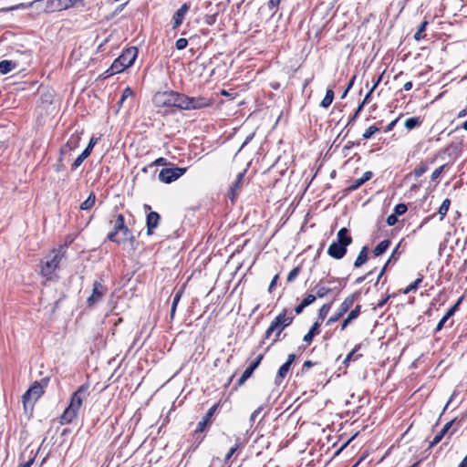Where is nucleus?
I'll return each mask as SVG.
<instances>
[{
    "instance_id": "nucleus-1",
    "label": "nucleus",
    "mask_w": 467,
    "mask_h": 467,
    "mask_svg": "<svg viewBox=\"0 0 467 467\" xmlns=\"http://www.w3.org/2000/svg\"><path fill=\"white\" fill-rule=\"evenodd\" d=\"M67 244L60 245L58 248L53 249L50 254L47 255L40 264V275L47 280L52 279V275L58 268L59 264L65 257L67 253Z\"/></svg>"
},
{
    "instance_id": "nucleus-2",
    "label": "nucleus",
    "mask_w": 467,
    "mask_h": 467,
    "mask_svg": "<svg viewBox=\"0 0 467 467\" xmlns=\"http://www.w3.org/2000/svg\"><path fill=\"white\" fill-rule=\"evenodd\" d=\"M30 5L44 13H54L67 10L75 5L84 6L85 3L83 0H34Z\"/></svg>"
},
{
    "instance_id": "nucleus-3",
    "label": "nucleus",
    "mask_w": 467,
    "mask_h": 467,
    "mask_svg": "<svg viewBox=\"0 0 467 467\" xmlns=\"http://www.w3.org/2000/svg\"><path fill=\"white\" fill-rule=\"evenodd\" d=\"M353 242L349 230L347 227L341 228L337 234V240L327 249V254L337 260L342 259L348 251V246Z\"/></svg>"
},
{
    "instance_id": "nucleus-4",
    "label": "nucleus",
    "mask_w": 467,
    "mask_h": 467,
    "mask_svg": "<svg viewBox=\"0 0 467 467\" xmlns=\"http://www.w3.org/2000/svg\"><path fill=\"white\" fill-rule=\"evenodd\" d=\"M138 48L130 47L122 51V53L113 61L110 67L105 72L107 76H113L123 72L126 68L133 65L138 57Z\"/></svg>"
},
{
    "instance_id": "nucleus-5",
    "label": "nucleus",
    "mask_w": 467,
    "mask_h": 467,
    "mask_svg": "<svg viewBox=\"0 0 467 467\" xmlns=\"http://www.w3.org/2000/svg\"><path fill=\"white\" fill-rule=\"evenodd\" d=\"M107 239L110 242L120 244L127 241L135 242V236L125 223L123 214L119 213L114 222L112 230L108 234Z\"/></svg>"
},
{
    "instance_id": "nucleus-6",
    "label": "nucleus",
    "mask_w": 467,
    "mask_h": 467,
    "mask_svg": "<svg viewBox=\"0 0 467 467\" xmlns=\"http://www.w3.org/2000/svg\"><path fill=\"white\" fill-rule=\"evenodd\" d=\"M294 318L295 316L287 308H284L270 323L259 346L262 347L265 344V340L269 339L275 332H283L293 323Z\"/></svg>"
},
{
    "instance_id": "nucleus-7",
    "label": "nucleus",
    "mask_w": 467,
    "mask_h": 467,
    "mask_svg": "<svg viewBox=\"0 0 467 467\" xmlns=\"http://www.w3.org/2000/svg\"><path fill=\"white\" fill-rule=\"evenodd\" d=\"M361 296L360 291H356L351 295L348 296L344 301L340 304L337 310L332 315L327 321V326H331L342 317L353 306L354 302L359 299Z\"/></svg>"
},
{
    "instance_id": "nucleus-8",
    "label": "nucleus",
    "mask_w": 467,
    "mask_h": 467,
    "mask_svg": "<svg viewBox=\"0 0 467 467\" xmlns=\"http://www.w3.org/2000/svg\"><path fill=\"white\" fill-rule=\"evenodd\" d=\"M186 170L181 167L163 168L159 173V179L162 182L171 183L182 176Z\"/></svg>"
},
{
    "instance_id": "nucleus-9",
    "label": "nucleus",
    "mask_w": 467,
    "mask_h": 467,
    "mask_svg": "<svg viewBox=\"0 0 467 467\" xmlns=\"http://www.w3.org/2000/svg\"><path fill=\"white\" fill-rule=\"evenodd\" d=\"M176 91L167 90L157 92L153 97L156 107H174Z\"/></svg>"
},
{
    "instance_id": "nucleus-10",
    "label": "nucleus",
    "mask_w": 467,
    "mask_h": 467,
    "mask_svg": "<svg viewBox=\"0 0 467 467\" xmlns=\"http://www.w3.org/2000/svg\"><path fill=\"white\" fill-rule=\"evenodd\" d=\"M340 282V278L337 277H332L330 279H327V277L321 278L315 286V289L317 291L316 296L317 298H323L327 296L328 294L333 293L334 290L337 289V287H329L327 285Z\"/></svg>"
},
{
    "instance_id": "nucleus-11",
    "label": "nucleus",
    "mask_w": 467,
    "mask_h": 467,
    "mask_svg": "<svg viewBox=\"0 0 467 467\" xmlns=\"http://www.w3.org/2000/svg\"><path fill=\"white\" fill-rule=\"evenodd\" d=\"M107 292L108 288L104 285H102L99 281H95L93 283L92 293L87 299L88 306L93 307L95 305L100 302Z\"/></svg>"
},
{
    "instance_id": "nucleus-12",
    "label": "nucleus",
    "mask_w": 467,
    "mask_h": 467,
    "mask_svg": "<svg viewBox=\"0 0 467 467\" xmlns=\"http://www.w3.org/2000/svg\"><path fill=\"white\" fill-rule=\"evenodd\" d=\"M88 389L89 386L88 384L81 385L71 395L70 403L68 406L78 411L80 407L82 406L83 400L88 396Z\"/></svg>"
},
{
    "instance_id": "nucleus-13",
    "label": "nucleus",
    "mask_w": 467,
    "mask_h": 467,
    "mask_svg": "<svg viewBox=\"0 0 467 467\" xmlns=\"http://www.w3.org/2000/svg\"><path fill=\"white\" fill-rule=\"evenodd\" d=\"M188 110L202 109L210 107L213 104L211 99L204 97H189L188 96Z\"/></svg>"
},
{
    "instance_id": "nucleus-14",
    "label": "nucleus",
    "mask_w": 467,
    "mask_h": 467,
    "mask_svg": "<svg viewBox=\"0 0 467 467\" xmlns=\"http://www.w3.org/2000/svg\"><path fill=\"white\" fill-rule=\"evenodd\" d=\"M264 358V354L258 355L254 360H253L250 365L245 368L243 372L242 376L237 381L238 386H242L254 373V371L258 368L262 359Z\"/></svg>"
},
{
    "instance_id": "nucleus-15",
    "label": "nucleus",
    "mask_w": 467,
    "mask_h": 467,
    "mask_svg": "<svg viewBox=\"0 0 467 467\" xmlns=\"http://www.w3.org/2000/svg\"><path fill=\"white\" fill-rule=\"evenodd\" d=\"M43 393V385L41 383H38V381H35L22 397L24 404L26 405V402L32 398L35 400H36L38 398L41 397Z\"/></svg>"
},
{
    "instance_id": "nucleus-16",
    "label": "nucleus",
    "mask_w": 467,
    "mask_h": 467,
    "mask_svg": "<svg viewBox=\"0 0 467 467\" xmlns=\"http://www.w3.org/2000/svg\"><path fill=\"white\" fill-rule=\"evenodd\" d=\"M191 8L190 3H184L181 7L174 13L172 16V28H178L183 22L186 14Z\"/></svg>"
},
{
    "instance_id": "nucleus-17",
    "label": "nucleus",
    "mask_w": 467,
    "mask_h": 467,
    "mask_svg": "<svg viewBox=\"0 0 467 467\" xmlns=\"http://www.w3.org/2000/svg\"><path fill=\"white\" fill-rule=\"evenodd\" d=\"M295 359H296L295 354L288 355L287 360L279 368V369L277 371V374H276L275 379L276 384H280V382L285 378V376L287 375V373L291 368V365L295 361Z\"/></svg>"
},
{
    "instance_id": "nucleus-18",
    "label": "nucleus",
    "mask_w": 467,
    "mask_h": 467,
    "mask_svg": "<svg viewBox=\"0 0 467 467\" xmlns=\"http://www.w3.org/2000/svg\"><path fill=\"white\" fill-rule=\"evenodd\" d=\"M245 172H246V170H244V171L238 173L234 182L233 183V185L230 188V191L228 192V197L230 198V200L232 202L234 201L235 197L238 195V193H239V192H240V190L242 188L243 181H244Z\"/></svg>"
},
{
    "instance_id": "nucleus-19",
    "label": "nucleus",
    "mask_w": 467,
    "mask_h": 467,
    "mask_svg": "<svg viewBox=\"0 0 467 467\" xmlns=\"http://www.w3.org/2000/svg\"><path fill=\"white\" fill-rule=\"evenodd\" d=\"M81 137L79 134H72L66 144L60 149V155L74 150L79 146Z\"/></svg>"
},
{
    "instance_id": "nucleus-20",
    "label": "nucleus",
    "mask_w": 467,
    "mask_h": 467,
    "mask_svg": "<svg viewBox=\"0 0 467 467\" xmlns=\"http://www.w3.org/2000/svg\"><path fill=\"white\" fill-rule=\"evenodd\" d=\"M161 216L157 212H150L147 214L146 218V225H147V234L150 235L153 233V230L156 229L160 223Z\"/></svg>"
},
{
    "instance_id": "nucleus-21",
    "label": "nucleus",
    "mask_w": 467,
    "mask_h": 467,
    "mask_svg": "<svg viewBox=\"0 0 467 467\" xmlns=\"http://www.w3.org/2000/svg\"><path fill=\"white\" fill-rule=\"evenodd\" d=\"M373 176V172L370 171H368L364 172L363 176L354 180L347 188V192H353L358 190L360 186H362L365 182L369 181Z\"/></svg>"
},
{
    "instance_id": "nucleus-22",
    "label": "nucleus",
    "mask_w": 467,
    "mask_h": 467,
    "mask_svg": "<svg viewBox=\"0 0 467 467\" xmlns=\"http://www.w3.org/2000/svg\"><path fill=\"white\" fill-rule=\"evenodd\" d=\"M78 412L75 409L67 406L60 417V423L62 425L71 423L77 418Z\"/></svg>"
},
{
    "instance_id": "nucleus-23",
    "label": "nucleus",
    "mask_w": 467,
    "mask_h": 467,
    "mask_svg": "<svg viewBox=\"0 0 467 467\" xmlns=\"http://www.w3.org/2000/svg\"><path fill=\"white\" fill-rule=\"evenodd\" d=\"M362 344H357L355 348L347 355L343 360V365L348 367L351 361H356L362 357V354H358V351L361 348Z\"/></svg>"
},
{
    "instance_id": "nucleus-24",
    "label": "nucleus",
    "mask_w": 467,
    "mask_h": 467,
    "mask_svg": "<svg viewBox=\"0 0 467 467\" xmlns=\"http://www.w3.org/2000/svg\"><path fill=\"white\" fill-rule=\"evenodd\" d=\"M188 96L176 91L174 107L180 110H188Z\"/></svg>"
},
{
    "instance_id": "nucleus-25",
    "label": "nucleus",
    "mask_w": 467,
    "mask_h": 467,
    "mask_svg": "<svg viewBox=\"0 0 467 467\" xmlns=\"http://www.w3.org/2000/svg\"><path fill=\"white\" fill-rule=\"evenodd\" d=\"M435 162V158L426 161L425 162H421L418 167H416L413 171V174L416 178L420 177L429 170V164H433Z\"/></svg>"
},
{
    "instance_id": "nucleus-26",
    "label": "nucleus",
    "mask_w": 467,
    "mask_h": 467,
    "mask_svg": "<svg viewBox=\"0 0 467 467\" xmlns=\"http://www.w3.org/2000/svg\"><path fill=\"white\" fill-rule=\"evenodd\" d=\"M368 246H363L354 262V267L359 268L362 266L368 260Z\"/></svg>"
},
{
    "instance_id": "nucleus-27",
    "label": "nucleus",
    "mask_w": 467,
    "mask_h": 467,
    "mask_svg": "<svg viewBox=\"0 0 467 467\" xmlns=\"http://www.w3.org/2000/svg\"><path fill=\"white\" fill-rule=\"evenodd\" d=\"M319 327H320V324L318 321L315 322L312 327H310L309 331L304 336V338L303 340L307 343V344H310L313 340V337L319 334Z\"/></svg>"
},
{
    "instance_id": "nucleus-28",
    "label": "nucleus",
    "mask_w": 467,
    "mask_h": 467,
    "mask_svg": "<svg viewBox=\"0 0 467 467\" xmlns=\"http://www.w3.org/2000/svg\"><path fill=\"white\" fill-rule=\"evenodd\" d=\"M390 245V240L389 239H385L383 241H381L373 250V254L375 256H379L381 255L382 254H384L388 248L389 247Z\"/></svg>"
},
{
    "instance_id": "nucleus-29",
    "label": "nucleus",
    "mask_w": 467,
    "mask_h": 467,
    "mask_svg": "<svg viewBox=\"0 0 467 467\" xmlns=\"http://www.w3.org/2000/svg\"><path fill=\"white\" fill-rule=\"evenodd\" d=\"M16 64L11 60L0 61V73L5 75L16 68Z\"/></svg>"
},
{
    "instance_id": "nucleus-30",
    "label": "nucleus",
    "mask_w": 467,
    "mask_h": 467,
    "mask_svg": "<svg viewBox=\"0 0 467 467\" xmlns=\"http://www.w3.org/2000/svg\"><path fill=\"white\" fill-rule=\"evenodd\" d=\"M422 123V120L420 117H411L408 118L405 120L404 126L407 130H410L417 127H420Z\"/></svg>"
},
{
    "instance_id": "nucleus-31",
    "label": "nucleus",
    "mask_w": 467,
    "mask_h": 467,
    "mask_svg": "<svg viewBox=\"0 0 467 467\" xmlns=\"http://www.w3.org/2000/svg\"><path fill=\"white\" fill-rule=\"evenodd\" d=\"M335 93L332 88H327L325 98L320 102V107L327 109L333 102Z\"/></svg>"
},
{
    "instance_id": "nucleus-32",
    "label": "nucleus",
    "mask_w": 467,
    "mask_h": 467,
    "mask_svg": "<svg viewBox=\"0 0 467 467\" xmlns=\"http://www.w3.org/2000/svg\"><path fill=\"white\" fill-rule=\"evenodd\" d=\"M96 202V195L93 192L89 193L88 198L80 204L81 210H89L91 209Z\"/></svg>"
},
{
    "instance_id": "nucleus-33",
    "label": "nucleus",
    "mask_w": 467,
    "mask_h": 467,
    "mask_svg": "<svg viewBox=\"0 0 467 467\" xmlns=\"http://www.w3.org/2000/svg\"><path fill=\"white\" fill-rule=\"evenodd\" d=\"M450 205H451V201H450V199L447 198L442 202L441 205L440 206V208L438 210V213L440 214L441 221L444 218V216L448 213Z\"/></svg>"
},
{
    "instance_id": "nucleus-34",
    "label": "nucleus",
    "mask_w": 467,
    "mask_h": 467,
    "mask_svg": "<svg viewBox=\"0 0 467 467\" xmlns=\"http://www.w3.org/2000/svg\"><path fill=\"white\" fill-rule=\"evenodd\" d=\"M332 306V303L324 304L318 310V319L323 320L329 313Z\"/></svg>"
},
{
    "instance_id": "nucleus-35",
    "label": "nucleus",
    "mask_w": 467,
    "mask_h": 467,
    "mask_svg": "<svg viewBox=\"0 0 467 467\" xmlns=\"http://www.w3.org/2000/svg\"><path fill=\"white\" fill-rule=\"evenodd\" d=\"M423 280V275H420V277H418L414 282H412L410 285H408L405 290H404V294H408L411 291H416L420 285L421 284Z\"/></svg>"
},
{
    "instance_id": "nucleus-36",
    "label": "nucleus",
    "mask_w": 467,
    "mask_h": 467,
    "mask_svg": "<svg viewBox=\"0 0 467 467\" xmlns=\"http://www.w3.org/2000/svg\"><path fill=\"white\" fill-rule=\"evenodd\" d=\"M427 25H428L427 21L421 22V24L420 25L417 32L414 34V39L415 40L420 41L422 38H424V36L422 35V33L426 30Z\"/></svg>"
},
{
    "instance_id": "nucleus-37",
    "label": "nucleus",
    "mask_w": 467,
    "mask_h": 467,
    "mask_svg": "<svg viewBox=\"0 0 467 467\" xmlns=\"http://www.w3.org/2000/svg\"><path fill=\"white\" fill-rule=\"evenodd\" d=\"M379 130V128L375 125H371L363 132L362 137L366 140L370 139Z\"/></svg>"
},
{
    "instance_id": "nucleus-38",
    "label": "nucleus",
    "mask_w": 467,
    "mask_h": 467,
    "mask_svg": "<svg viewBox=\"0 0 467 467\" xmlns=\"http://www.w3.org/2000/svg\"><path fill=\"white\" fill-rule=\"evenodd\" d=\"M362 109H363V105H358V108L356 109L354 114L349 118L346 127H350L355 123L356 119L358 118Z\"/></svg>"
},
{
    "instance_id": "nucleus-39",
    "label": "nucleus",
    "mask_w": 467,
    "mask_h": 467,
    "mask_svg": "<svg viewBox=\"0 0 467 467\" xmlns=\"http://www.w3.org/2000/svg\"><path fill=\"white\" fill-rule=\"evenodd\" d=\"M300 271H301L300 266H296V267L293 268V269L289 272V274H288V275H287V278H286V281H287L288 283H292V282L296 278V276L298 275V274L300 273Z\"/></svg>"
},
{
    "instance_id": "nucleus-40",
    "label": "nucleus",
    "mask_w": 467,
    "mask_h": 467,
    "mask_svg": "<svg viewBox=\"0 0 467 467\" xmlns=\"http://www.w3.org/2000/svg\"><path fill=\"white\" fill-rule=\"evenodd\" d=\"M408 208L405 203H399L394 207L393 213L400 216L407 212Z\"/></svg>"
},
{
    "instance_id": "nucleus-41",
    "label": "nucleus",
    "mask_w": 467,
    "mask_h": 467,
    "mask_svg": "<svg viewBox=\"0 0 467 467\" xmlns=\"http://www.w3.org/2000/svg\"><path fill=\"white\" fill-rule=\"evenodd\" d=\"M461 302H462V298H459L458 301L452 306H451L448 309V311L446 312L444 317H446L447 318L451 317L455 314V312L457 311Z\"/></svg>"
},
{
    "instance_id": "nucleus-42",
    "label": "nucleus",
    "mask_w": 467,
    "mask_h": 467,
    "mask_svg": "<svg viewBox=\"0 0 467 467\" xmlns=\"http://www.w3.org/2000/svg\"><path fill=\"white\" fill-rule=\"evenodd\" d=\"M98 141V139L97 138H94L92 137L88 144V146L86 147V149L83 150L84 154L87 155L88 157L90 155L94 146L96 145Z\"/></svg>"
},
{
    "instance_id": "nucleus-43",
    "label": "nucleus",
    "mask_w": 467,
    "mask_h": 467,
    "mask_svg": "<svg viewBox=\"0 0 467 467\" xmlns=\"http://www.w3.org/2000/svg\"><path fill=\"white\" fill-rule=\"evenodd\" d=\"M361 311V306L357 305L354 309H352L349 314L348 315V317L353 321L355 320L360 314Z\"/></svg>"
},
{
    "instance_id": "nucleus-44",
    "label": "nucleus",
    "mask_w": 467,
    "mask_h": 467,
    "mask_svg": "<svg viewBox=\"0 0 467 467\" xmlns=\"http://www.w3.org/2000/svg\"><path fill=\"white\" fill-rule=\"evenodd\" d=\"M87 158L88 156L82 151V153L72 163V170L78 169Z\"/></svg>"
},
{
    "instance_id": "nucleus-45",
    "label": "nucleus",
    "mask_w": 467,
    "mask_h": 467,
    "mask_svg": "<svg viewBox=\"0 0 467 467\" xmlns=\"http://www.w3.org/2000/svg\"><path fill=\"white\" fill-rule=\"evenodd\" d=\"M316 295L308 294L306 297L303 298L301 303L306 307L313 304L317 300Z\"/></svg>"
},
{
    "instance_id": "nucleus-46",
    "label": "nucleus",
    "mask_w": 467,
    "mask_h": 467,
    "mask_svg": "<svg viewBox=\"0 0 467 467\" xmlns=\"http://www.w3.org/2000/svg\"><path fill=\"white\" fill-rule=\"evenodd\" d=\"M447 166V164H443L437 168L435 171H433L431 176V180L435 181L436 179H438Z\"/></svg>"
},
{
    "instance_id": "nucleus-47",
    "label": "nucleus",
    "mask_w": 467,
    "mask_h": 467,
    "mask_svg": "<svg viewBox=\"0 0 467 467\" xmlns=\"http://www.w3.org/2000/svg\"><path fill=\"white\" fill-rule=\"evenodd\" d=\"M219 407V404L216 403L214 405H213L209 410L208 411L206 412L203 420H206V421H209L211 420V418L213 416V414L215 413L217 408Z\"/></svg>"
},
{
    "instance_id": "nucleus-48",
    "label": "nucleus",
    "mask_w": 467,
    "mask_h": 467,
    "mask_svg": "<svg viewBox=\"0 0 467 467\" xmlns=\"http://www.w3.org/2000/svg\"><path fill=\"white\" fill-rule=\"evenodd\" d=\"M444 432H441L439 431L435 437L433 438V440L430 442L429 444V448H432L433 446H435L436 444H438L441 440L442 438L444 437Z\"/></svg>"
},
{
    "instance_id": "nucleus-49",
    "label": "nucleus",
    "mask_w": 467,
    "mask_h": 467,
    "mask_svg": "<svg viewBox=\"0 0 467 467\" xmlns=\"http://www.w3.org/2000/svg\"><path fill=\"white\" fill-rule=\"evenodd\" d=\"M187 46L188 40L186 38H179L175 43V47L178 50H182L186 48Z\"/></svg>"
},
{
    "instance_id": "nucleus-50",
    "label": "nucleus",
    "mask_w": 467,
    "mask_h": 467,
    "mask_svg": "<svg viewBox=\"0 0 467 467\" xmlns=\"http://www.w3.org/2000/svg\"><path fill=\"white\" fill-rule=\"evenodd\" d=\"M400 246V243L395 247V249L392 251L389 260L387 261V263L385 265H389V264L391 262V261H394L396 262L399 258V255L398 254V250Z\"/></svg>"
},
{
    "instance_id": "nucleus-51",
    "label": "nucleus",
    "mask_w": 467,
    "mask_h": 467,
    "mask_svg": "<svg viewBox=\"0 0 467 467\" xmlns=\"http://www.w3.org/2000/svg\"><path fill=\"white\" fill-rule=\"evenodd\" d=\"M240 446V443H235L230 450L229 451L227 452V454L225 455V458H224V461L227 462L231 459V457L234 454V452L238 450Z\"/></svg>"
},
{
    "instance_id": "nucleus-52",
    "label": "nucleus",
    "mask_w": 467,
    "mask_h": 467,
    "mask_svg": "<svg viewBox=\"0 0 467 467\" xmlns=\"http://www.w3.org/2000/svg\"><path fill=\"white\" fill-rule=\"evenodd\" d=\"M458 146L454 143H450L446 148H444L440 153H444L451 155V152L456 150Z\"/></svg>"
},
{
    "instance_id": "nucleus-53",
    "label": "nucleus",
    "mask_w": 467,
    "mask_h": 467,
    "mask_svg": "<svg viewBox=\"0 0 467 467\" xmlns=\"http://www.w3.org/2000/svg\"><path fill=\"white\" fill-rule=\"evenodd\" d=\"M133 95V91L130 87H126L121 94V100H126L128 98Z\"/></svg>"
},
{
    "instance_id": "nucleus-54",
    "label": "nucleus",
    "mask_w": 467,
    "mask_h": 467,
    "mask_svg": "<svg viewBox=\"0 0 467 467\" xmlns=\"http://www.w3.org/2000/svg\"><path fill=\"white\" fill-rule=\"evenodd\" d=\"M359 144V142H354V141H348L347 144L343 147V153L345 156L348 155V150H349L350 149H352L354 146H358Z\"/></svg>"
},
{
    "instance_id": "nucleus-55",
    "label": "nucleus",
    "mask_w": 467,
    "mask_h": 467,
    "mask_svg": "<svg viewBox=\"0 0 467 467\" xmlns=\"http://www.w3.org/2000/svg\"><path fill=\"white\" fill-rule=\"evenodd\" d=\"M264 410V406L258 407L250 416V422L253 424L255 421L256 417L261 413V411Z\"/></svg>"
},
{
    "instance_id": "nucleus-56",
    "label": "nucleus",
    "mask_w": 467,
    "mask_h": 467,
    "mask_svg": "<svg viewBox=\"0 0 467 467\" xmlns=\"http://www.w3.org/2000/svg\"><path fill=\"white\" fill-rule=\"evenodd\" d=\"M397 222H398V215L394 214L393 213L387 217V223L389 226L395 225L397 223Z\"/></svg>"
},
{
    "instance_id": "nucleus-57",
    "label": "nucleus",
    "mask_w": 467,
    "mask_h": 467,
    "mask_svg": "<svg viewBox=\"0 0 467 467\" xmlns=\"http://www.w3.org/2000/svg\"><path fill=\"white\" fill-rule=\"evenodd\" d=\"M456 420V418L451 420L449 422H447L443 427L442 429L440 431L441 432H444V435H446L448 433V431H450V429L452 427L453 423L455 422Z\"/></svg>"
},
{
    "instance_id": "nucleus-58",
    "label": "nucleus",
    "mask_w": 467,
    "mask_h": 467,
    "mask_svg": "<svg viewBox=\"0 0 467 467\" xmlns=\"http://www.w3.org/2000/svg\"><path fill=\"white\" fill-rule=\"evenodd\" d=\"M182 296V290H179L173 296V299H172V304L171 306H177L178 303L180 302L181 300V297Z\"/></svg>"
},
{
    "instance_id": "nucleus-59",
    "label": "nucleus",
    "mask_w": 467,
    "mask_h": 467,
    "mask_svg": "<svg viewBox=\"0 0 467 467\" xmlns=\"http://www.w3.org/2000/svg\"><path fill=\"white\" fill-rule=\"evenodd\" d=\"M278 279H279V275H275L273 277V279H272V281H271V283H270V285L268 286V292L269 293H272V291L275 289Z\"/></svg>"
},
{
    "instance_id": "nucleus-60",
    "label": "nucleus",
    "mask_w": 467,
    "mask_h": 467,
    "mask_svg": "<svg viewBox=\"0 0 467 467\" xmlns=\"http://www.w3.org/2000/svg\"><path fill=\"white\" fill-rule=\"evenodd\" d=\"M448 319L449 318H447L446 317L443 316L442 318L437 324L435 331L438 332V331L441 330Z\"/></svg>"
},
{
    "instance_id": "nucleus-61",
    "label": "nucleus",
    "mask_w": 467,
    "mask_h": 467,
    "mask_svg": "<svg viewBox=\"0 0 467 467\" xmlns=\"http://www.w3.org/2000/svg\"><path fill=\"white\" fill-rule=\"evenodd\" d=\"M316 363L311 360H306L302 366V372H306L308 368H312Z\"/></svg>"
},
{
    "instance_id": "nucleus-62",
    "label": "nucleus",
    "mask_w": 467,
    "mask_h": 467,
    "mask_svg": "<svg viewBox=\"0 0 467 467\" xmlns=\"http://www.w3.org/2000/svg\"><path fill=\"white\" fill-rule=\"evenodd\" d=\"M35 459H36V455H34L33 457H31L29 460H27L26 462H23V463H20L18 465V467H31L35 462Z\"/></svg>"
},
{
    "instance_id": "nucleus-63",
    "label": "nucleus",
    "mask_w": 467,
    "mask_h": 467,
    "mask_svg": "<svg viewBox=\"0 0 467 467\" xmlns=\"http://www.w3.org/2000/svg\"><path fill=\"white\" fill-rule=\"evenodd\" d=\"M398 120H399V118L392 120L389 124L387 125V127L384 129V131L389 132L390 130H392L394 129L395 125L397 124Z\"/></svg>"
},
{
    "instance_id": "nucleus-64",
    "label": "nucleus",
    "mask_w": 467,
    "mask_h": 467,
    "mask_svg": "<svg viewBox=\"0 0 467 467\" xmlns=\"http://www.w3.org/2000/svg\"><path fill=\"white\" fill-rule=\"evenodd\" d=\"M281 1L282 0H269V2H268V8L272 10L274 8L278 7V5H279Z\"/></svg>"
}]
</instances>
